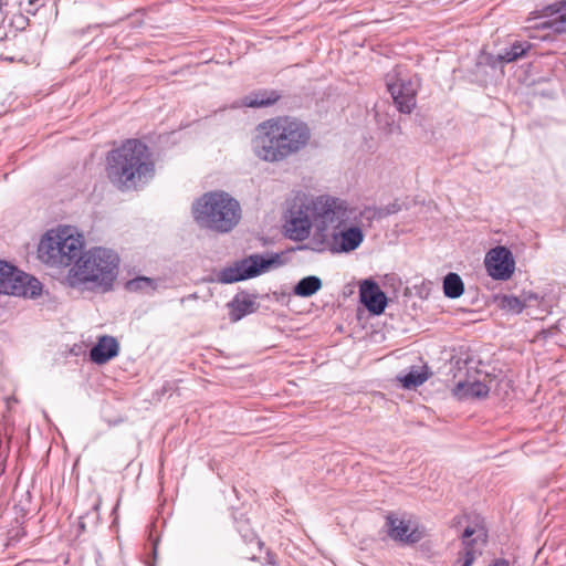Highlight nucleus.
Wrapping results in <instances>:
<instances>
[{
  "instance_id": "29",
  "label": "nucleus",
  "mask_w": 566,
  "mask_h": 566,
  "mask_svg": "<svg viewBox=\"0 0 566 566\" xmlns=\"http://www.w3.org/2000/svg\"><path fill=\"white\" fill-rule=\"evenodd\" d=\"M397 211H398L397 206H396V205H392V208H388V209L386 210V212L379 211V212H378V216H379V217H382V216H387V214H390V213H395V212H397Z\"/></svg>"
},
{
  "instance_id": "11",
  "label": "nucleus",
  "mask_w": 566,
  "mask_h": 566,
  "mask_svg": "<svg viewBox=\"0 0 566 566\" xmlns=\"http://www.w3.org/2000/svg\"><path fill=\"white\" fill-rule=\"evenodd\" d=\"M252 151L256 158L265 163L274 164L287 159L271 119L256 126Z\"/></svg>"
},
{
  "instance_id": "35",
  "label": "nucleus",
  "mask_w": 566,
  "mask_h": 566,
  "mask_svg": "<svg viewBox=\"0 0 566 566\" xmlns=\"http://www.w3.org/2000/svg\"><path fill=\"white\" fill-rule=\"evenodd\" d=\"M148 566H155V562L148 563Z\"/></svg>"
},
{
  "instance_id": "24",
  "label": "nucleus",
  "mask_w": 566,
  "mask_h": 566,
  "mask_svg": "<svg viewBox=\"0 0 566 566\" xmlns=\"http://www.w3.org/2000/svg\"><path fill=\"white\" fill-rule=\"evenodd\" d=\"M428 379V374L420 370L419 368H411V370L399 376L398 380L401 382L403 388L411 389L422 385Z\"/></svg>"
},
{
  "instance_id": "26",
  "label": "nucleus",
  "mask_w": 566,
  "mask_h": 566,
  "mask_svg": "<svg viewBox=\"0 0 566 566\" xmlns=\"http://www.w3.org/2000/svg\"><path fill=\"white\" fill-rule=\"evenodd\" d=\"M155 172L154 163L148 160L147 147L144 145V178L149 176L153 177Z\"/></svg>"
},
{
  "instance_id": "1",
  "label": "nucleus",
  "mask_w": 566,
  "mask_h": 566,
  "mask_svg": "<svg viewBox=\"0 0 566 566\" xmlns=\"http://www.w3.org/2000/svg\"><path fill=\"white\" fill-rule=\"evenodd\" d=\"M119 255L112 249L92 247L81 252L69 269L66 284L80 292L105 293L113 289L119 270Z\"/></svg>"
},
{
  "instance_id": "12",
  "label": "nucleus",
  "mask_w": 566,
  "mask_h": 566,
  "mask_svg": "<svg viewBox=\"0 0 566 566\" xmlns=\"http://www.w3.org/2000/svg\"><path fill=\"white\" fill-rule=\"evenodd\" d=\"M488 274L495 280H509L515 269L512 252L505 247L491 249L484 259Z\"/></svg>"
},
{
  "instance_id": "23",
  "label": "nucleus",
  "mask_w": 566,
  "mask_h": 566,
  "mask_svg": "<svg viewBox=\"0 0 566 566\" xmlns=\"http://www.w3.org/2000/svg\"><path fill=\"white\" fill-rule=\"evenodd\" d=\"M464 285L457 273H449L443 280V292L447 297L457 298L463 294Z\"/></svg>"
},
{
  "instance_id": "2",
  "label": "nucleus",
  "mask_w": 566,
  "mask_h": 566,
  "mask_svg": "<svg viewBox=\"0 0 566 566\" xmlns=\"http://www.w3.org/2000/svg\"><path fill=\"white\" fill-rule=\"evenodd\" d=\"M354 209L339 198L318 196L307 203L294 206L291 209L290 220L285 224V234L294 241H303L308 238L312 226L319 232L328 226L339 228L352 219Z\"/></svg>"
},
{
  "instance_id": "34",
  "label": "nucleus",
  "mask_w": 566,
  "mask_h": 566,
  "mask_svg": "<svg viewBox=\"0 0 566 566\" xmlns=\"http://www.w3.org/2000/svg\"><path fill=\"white\" fill-rule=\"evenodd\" d=\"M140 280H142L140 277H136L132 283H137Z\"/></svg>"
},
{
  "instance_id": "17",
  "label": "nucleus",
  "mask_w": 566,
  "mask_h": 566,
  "mask_svg": "<svg viewBox=\"0 0 566 566\" xmlns=\"http://www.w3.org/2000/svg\"><path fill=\"white\" fill-rule=\"evenodd\" d=\"M334 239L339 243L340 251L350 252L357 249L364 240V233L359 227L353 226L334 234Z\"/></svg>"
},
{
  "instance_id": "18",
  "label": "nucleus",
  "mask_w": 566,
  "mask_h": 566,
  "mask_svg": "<svg viewBox=\"0 0 566 566\" xmlns=\"http://www.w3.org/2000/svg\"><path fill=\"white\" fill-rule=\"evenodd\" d=\"M490 388L481 381H459L453 389V395L459 399L485 398Z\"/></svg>"
},
{
  "instance_id": "7",
  "label": "nucleus",
  "mask_w": 566,
  "mask_h": 566,
  "mask_svg": "<svg viewBox=\"0 0 566 566\" xmlns=\"http://www.w3.org/2000/svg\"><path fill=\"white\" fill-rule=\"evenodd\" d=\"M467 525L460 536L462 549L459 552L453 566H472L474 560L482 555L488 542L485 522L479 515L467 517Z\"/></svg>"
},
{
  "instance_id": "25",
  "label": "nucleus",
  "mask_w": 566,
  "mask_h": 566,
  "mask_svg": "<svg viewBox=\"0 0 566 566\" xmlns=\"http://www.w3.org/2000/svg\"><path fill=\"white\" fill-rule=\"evenodd\" d=\"M500 307L506 312L520 314L524 310L523 300L521 296L503 295L500 298Z\"/></svg>"
},
{
  "instance_id": "14",
  "label": "nucleus",
  "mask_w": 566,
  "mask_h": 566,
  "mask_svg": "<svg viewBox=\"0 0 566 566\" xmlns=\"http://www.w3.org/2000/svg\"><path fill=\"white\" fill-rule=\"evenodd\" d=\"M359 296L360 302L369 312L378 315L385 311L387 296L376 282L370 280L364 281L360 284Z\"/></svg>"
},
{
  "instance_id": "10",
  "label": "nucleus",
  "mask_w": 566,
  "mask_h": 566,
  "mask_svg": "<svg viewBox=\"0 0 566 566\" xmlns=\"http://www.w3.org/2000/svg\"><path fill=\"white\" fill-rule=\"evenodd\" d=\"M271 120L287 158L306 147L311 139V129L304 122L289 116Z\"/></svg>"
},
{
  "instance_id": "8",
  "label": "nucleus",
  "mask_w": 566,
  "mask_h": 566,
  "mask_svg": "<svg viewBox=\"0 0 566 566\" xmlns=\"http://www.w3.org/2000/svg\"><path fill=\"white\" fill-rule=\"evenodd\" d=\"M0 293L35 298L42 293V284L36 277L0 260Z\"/></svg>"
},
{
  "instance_id": "27",
  "label": "nucleus",
  "mask_w": 566,
  "mask_h": 566,
  "mask_svg": "<svg viewBox=\"0 0 566 566\" xmlns=\"http://www.w3.org/2000/svg\"><path fill=\"white\" fill-rule=\"evenodd\" d=\"M521 300H523V306L524 308L530 305L532 302H536L538 300V296L537 294L528 291V292H523L521 295Z\"/></svg>"
},
{
  "instance_id": "32",
  "label": "nucleus",
  "mask_w": 566,
  "mask_h": 566,
  "mask_svg": "<svg viewBox=\"0 0 566 566\" xmlns=\"http://www.w3.org/2000/svg\"><path fill=\"white\" fill-rule=\"evenodd\" d=\"M156 553H157V547H156V544H154V557H156Z\"/></svg>"
},
{
  "instance_id": "15",
  "label": "nucleus",
  "mask_w": 566,
  "mask_h": 566,
  "mask_svg": "<svg viewBox=\"0 0 566 566\" xmlns=\"http://www.w3.org/2000/svg\"><path fill=\"white\" fill-rule=\"evenodd\" d=\"M119 344L115 337L103 335L97 338L96 344L90 349V359L103 365L118 355Z\"/></svg>"
},
{
  "instance_id": "31",
  "label": "nucleus",
  "mask_w": 566,
  "mask_h": 566,
  "mask_svg": "<svg viewBox=\"0 0 566 566\" xmlns=\"http://www.w3.org/2000/svg\"><path fill=\"white\" fill-rule=\"evenodd\" d=\"M153 283H154V281H153L151 279H149V277H147V276H144V289H145V287H148V286H149V287H151V289H155V287L153 286Z\"/></svg>"
},
{
  "instance_id": "30",
  "label": "nucleus",
  "mask_w": 566,
  "mask_h": 566,
  "mask_svg": "<svg viewBox=\"0 0 566 566\" xmlns=\"http://www.w3.org/2000/svg\"><path fill=\"white\" fill-rule=\"evenodd\" d=\"M491 566H510V564L505 559H496Z\"/></svg>"
},
{
  "instance_id": "16",
  "label": "nucleus",
  "mask_w": 566,
  "mask_h": 566,
  "mask_svg": "<svg viewBox=\"0 0 566 566\" xmlns=\"http://www.w3.org/2000/svg\"><path fill=\"white\" fill-rule=\"evenodd\" d=\"M544 18L537 27L548 29L555 34L566 33V1L547 7Z\"/></svg>"
},
{
  "instance_id": "19",
  "label": "nucleus",
  "mask_w": 566,
  "mask_h": 566,
  "mask_svg": "<svg viewBox=\"0 0 566 566\" xmlns=\"http://www.w3.org/2000/svg\"><path fill=\"white\" fill-rule=\"evenodd\" d=\"M279 99L280 94L276 91L261 90L244 96L241 101V105L252 108L268 107L276 103Z\"/></svg>"
},
{
  "instance_id": "3",
  "label": "nucleus",
  "mask_w": 566,
  "mask_h": 566,
  "mask_svg": "<svg viewBox=\"0 0 566 566\" xmlns=\"http://www.w3.org/2000/svg\"><path fill=\"white\" fill-rule=\"evenodd\" d=\"M192 214L200 227L226 233L239 223L241 207L229 193L211 191L193 202Z\"/></svg>"
},
{
  "instance_id": "33",
  "label": "nucleus",
  "mask_w": 566,
  "mask_h": 566,
  "mask_svg": "<svg viewBox=\"0 0 566 566\" xmlns=\"http://www.w3.org/2000/svg\"><path fill=\"white\" fill-rule=\"evenodd\" d=\"M6 4V0H0V8Z\"/></svg>"
},
{
  "instance_id": "13",
  "label": "nucleus",
  "mask_w": 566,
  "mask_h": 566,
  "mask_svg": "<svg viewBox=\"0 0 566 566\" xmlns=\"http://www.w3.org/2000/svg\"><path fill=\"white\" fill-rule=\"evenodd\" d=\"M387 535L403 545H413L423 538V532L411 521L401 518L394 513L386 516Z\"/></svg>"
},
{
  "instance_id": "20",
  "label": "nucleus",
  "mask_w": 566,
  "mask_h": 566,
  "mask_svg": "<svg viewBox=\"0 0 566 566\" xmlns=\"http://www.w3.org/2000/svg\"><path fill=\"white\" fill-rule=\"evenodd\" d=\"M532 48L528 42H515L511 45V48L505 49L502 53H499L495 57V61L492 62L493 65L495 63H511L520 57L524 56L526 52Z\"/></svg>"
},
{
  "instance_id": "21",
  "label": "nucleus",
  "mask_w": 566,
  "mask_h": 566,
  "mask_svg": "<svg viewBox=\"0 0 566 566\" xmlns=\"http://www.w3.org/2000/svg\"><path fill=\"white\" fill-rule=\"evenodd\" d=\"M229 306L231 308L230 318L232 322H238L254 311V302L249 297H235L229 303Z\"/></svg>"
},
{
  "instance_id": "22",
  "label": "nucleus",
  "mask_w": 566,
  "mask_h": 566,
  "mask_svg": "<svg viewBox=\"0 0 566 566\" xmlns=\"http://www.w3.org/2000/svg\"><path fill=\"white\" fill-rule=\"evenodd\" d=\"M322 287V281L319 277L310 275L302 279L293 289V292L297 296L310 297L315 294Z\"/></svg>"
},
{
  "instance_id": "6",
  "label": "nucleus",
  "mask_w": 566,
  "mask_h": 566,
  "mask_svg": "<svg viewBox=\"0 0 566 566\" xmlns=\"http://www.w3.org/2000/svg\"><path fill=\"white\" fill-rule=\"evenodd\" d=\"M386 86L400 113L410 114L416 108V97L421 87L418 75L405 74L401 67L397 66L386 75Z\"/></svg>"
},
{
  "instance_id": "4",
  "label": "nucleus",
  "mask_w": 566,
  "mask_h": 566,
  "mask_svg": "<svg viewBox=\"0 0 566 566\" xmlns=\"http://www.w3.org/2000/svg\"><path fill=\"white\" fill-rule=\"evenodd\" d=\"M83 248L84 238L74 227L60 226L41 238L38 255L46 265L71 268Z\"/></svg>"
},
{
  "instance_id": "28",
  "label": "nucleus",
  "mask_w": 566,
  "mask_h": 566,
  "mask_svg": "<svg viewBox=\"0 0 566 566\" xmlns=\"http://www.w3.org/2000/svg\"><path fill=\"white\" fill-rule=\"evenodd\" d=\"M360 216H367L368 219L376 216V211L371 208H366L364 211L360 212Z\"/></svg>"
},
{
  "instance_id": "9",
  "label": "nucleus",
  "mask_w": 566,
  "mask_h": 566,
  "mask_svg": "<svg viewBox=\"0 0 566 566\" xmlns=\"http://www.w3.org/2000/svg\"><path fill=\"white\" fill-rule=\"evenodd\" d=\"M282 264L281 255L275 253L271 255L252 254L233 266L226 268L218 274V281L224 284L239 282L254 277L262 272L277 268Z\"/></svg>"
},
{
  "instance_id": "5",
  "label": "nucleus",
  "mask_w": 566,
  "mask_h": 566,
  "mask_svg": "<svg viewBox=\"0 0 566 566\" xmlns=\"http://www.w3.org/2000/svg\"><path fill=\"white\" fill-rule=\"evenodd\" d=\"M142 171V140H125L111 150L106 157V174L109 181L119 190L136 188Z\"/></svg>"
}]
</instances>
